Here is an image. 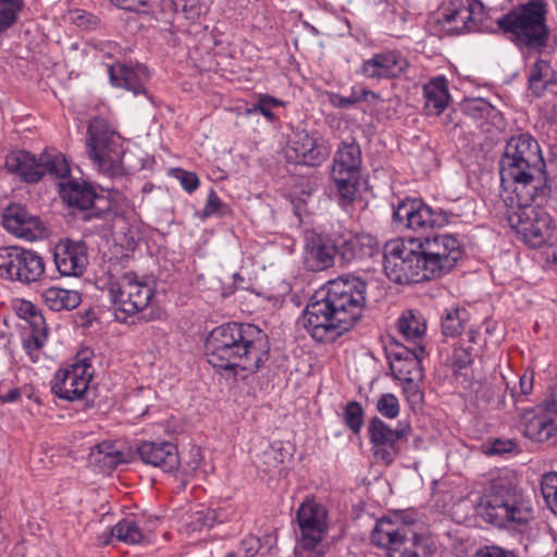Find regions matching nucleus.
<instances>
[{"label": "nucleus", "mask_w": 557, "mask_h": 557, "mask_svg": "<svg viewBox=\"0 0 557 557\" xmlns=\"http://www.w3.org/2000/svg\"><path fill=\"white\" fill-rule=\"evenodd\" d=\"M461 256V244L451 234L395 238L384 245L383 268L391 281L413 284L449 273Z\"/></svg>", "instance_id": "obj_1"}, {"label": "nucleus", "mask_w": 557, "mask_h": 557, "mask_svg": "<svg viewBox=\"0 0 557 557\" xmlns=\"http://www.w3.org/2000/svg\"><path fill=\"white\" fill-rule=\"evenodd\" d=\"M366 295L367 282L360 277L330 281L310 297L300 323L314 341L332 343L361 319Z\"/></svg>", "instance_id": "obj_2"}, {"label": "nucleus", "mask_w": 557, "mask_h": 557, "mask_svg": "<svg viewBox=\"0 0 557 557\" xmlns=\"http://www.w3.org/2000/svg\"><path fill=\"white\" fill-rule=\"evenodd\" d=\"M208 362L222 370L256 373L269 360L268 335L255 324L230 322L214 327L206 338Z\"/></svg>", "instance_id": "obj_3"}, {"label": "nucleus", "mask_w": 557, "mask_h": 557, "mask_svg": "<svg viewBox=\"0 0 557 557\" xmlns=\"http://www.w3.org/2000/svg\"><path fill=\"white\" fill-rule=\"evenodd\" d=\"M545 168L537 141L529 134L513 136L507 141L499 161L500 184L522 203L536 197L543 199L550 186Z\"/></svg>", "instance_id": "obj_4"}, {"label": "nucleus", "mask_w": 557, "mask_h": 557, "mask_svg": "<svg viewBox=\"0 0 557 557\" xmlns=\"http://www.w3.org/2000/svg\"><path fill=\"white\" fill-rule=\"evenodd\" d=\"M476 515L494 528L518 530L533 520V507L520 490L494 482L480 498Z\"/></svg>", "instance_id": "obj_5"}, {"label": "nucleus", "mask_w": 557, "mask_h": 557, "mask_svg": "<svg viewBox=\"0 0 557 557\" xmlns=\"http://www.w3.org/2000/svg\"><path fill=\"white\" fill-rule=\"evenodd\" d=\"M370 539L386 557H430L434 552V543L428 534L417 533L397 517L376 520Z\"/></svg>", "instance_id": "obj_6"}, {"label": "nucleus", "mask_w": 557, "mask_h": 557, "mask_svg": "<svg viewBox=\"0 0 557 557\" xmlns=\"http://www.w3.org/2000/svg\"><path fill=\"white\" fill-rule=\"evenodd\" d=\"M546 3L530 0L497 18L498 28L519 48L542 49L548 39Z\"/></svg>", "instance_id": "obj_7"}, {"label": "nucleus", "mask_w": 557, "mask_h": 557, "mask_svg": "<svg viewBox=\"0 0 557 557\" xmlns=\"http://www.w3.org/2000/svg\"><path fill=\"white\" fill-rule=\"evenodd\" d=\"M87 153L100 172L109 177L123 176V139L101 117L94 119L87 128Z\"/></svg>", "instance_id": "obj_8"}, {"label": "nucleus", "mask_w": 557, "mask_h": 557, "mask_svg": "<svg viewBox=\"0 0 557 557\" xmlns=\"http://www.w3.org/2000/svg\"><path fill=\"white\" fill-rule=\"evenodd\" d=\"M299 539L295 547L297 557H325L329 545L324 539L329 531L327 512L323 505L305 500L296 512Z\"/></svg>", "instance_id": "obj_9"}, {"label": "nucleus", "mask_w": 557, "mask_h": 557, "mask_svg": "<svg viewBox=\"0 0 557 557\" xmlns=\"http://www.w3.org/2000/svg\"><path fill=\"white\" fill-rule=\"evenodd\" d=\"M5 168L26 183H37L46 174L57 178L70 175V166L64 156L58 152L45 151L36 158L25 150L13 151L5 157Z\"/></svg>", "instance_id": "obj_10"}, {"label": "nucleus", "mask_w": 557, "mask_h": 557, "mask_svg": "<svg viewBox=\"0 0 557 557\" xmlns=\"http://www.w3.org/2000/svg\"><path fill=\"white\" fill-rule=\"evenodd\" d=\"M45 274L42 257L20 246L0 247V278L22 285L38 282Z\"/></svg>", "instance_id": "obj_11"}, {"label": "nucleus", "mask_w": 557, "mask_h": 557, "mask_svg": "<svg viewBox=\"0 0 557 557\" xmlns=\"http://www.w3.org/2000/svg\"><path fill=\"white\" fill-rule=\"evenodd\" d=\"M109 296L115 307V318L125 322L128 317L148 306L153 289L141 282L134 272H126L117 281L110 283Z\"/></svg>", "instance_id": "obj_12"}, {"label": "nucleus", "mask_w": 557, "mask_h": 557, "mask_svg": "<svg viewBox=\"0 0 557 557\" xmlns=\"http://www.w3.org/2000/svg\"><path fill=\"white\" fill-rule=\"evenodd\" d=\"M397 329L406 344L394 341L391 345L395 348L391 350L389 357L395 361H406L418 367L425 354L422 342L426 323L423 317L412 310L405 311L397 321Z\"/></svg>", "instance_id": "obj_13"}, {"label": "nucleus", "mask_w": 557, "mask_h": 557, "mask_svg": "<svg viewBox=\"0 0 557 557\" xmlns=\"http://www.w3.org/2000/svg\"><path fill=\"white\" fill-rule=\"evenodd\" d=\"M393 219L398 227L414 233L442 227L449 222L447 212L435 211L418 198H408L400 201L394 209Z\"/></svg>", "instance_id": "obj_14"}, {"label": "nucleus", "mask_w": 557, "mask_h": 557, "mask_svg": "<svg viewBox=\"0 0 557 557\" xmlns=\"http://www.w3.org/2000/svg\"><path fill=\"white\" fill-rule=\"evenodd\" d=\"M557 396L554 391L539 405L524 409L520 414V424L525 437L545 443L557 434Z\"/></svg>", "instance_id": "obj_15"}, {"label": "nucleus", "mask_w": 557, "mask_h": 557, "mask_svg": "<svg viewBox=\"0 0 557 557\" xmlns=\"http://www.w3.org/2000/svg\"><path fill=\"white\" fill-rule=\"evenodd\" d=\"M409 433L408 424L398 423L397 428L392 429L380 418H372L368 425V435L375 459L391 465L399 454L400 442L407 441Z\"/></svg>", "instance_id": "obj_16"}, {"label": "nucleus", "mask_w": 557, "mask_h": 557, "mask_svg": "<svg viewBox=\"0 0 557 557\" xmlns=\"http://www.w3.org/2000/svg\"><path fill=\"white\" fill-rule=\"evenodd\" d=\"M91 377V363L84 357L55 372L51 381V391L59 398L74 401L84 397Z\"/></svg>", "instance_id": "obj_17"}, {"label": "nucleus", "mask_w": 557, "mask_h": 557, "mask_svg": "<svg viewBox=\"0 0 557 557\" xmlns=\"http://www.w3.org/2000/svg\"><path fill=\"white\" fill-rule=\"evenodd\" d=\"M331 148L322 137H314L306 131L295 132L289 139L285 154L288 162L318 166L330 156Z\"/></svg>", "instance_id": "obj_18"}, {"label": "nucleus", "mask_w": 557, "mask_h": 557, "mask_svg": "<svg viewBox=\"0 0 557 557\" xmlns=\"http://www.w3.org/2000/svg\"><path fill=\"white\" fill-rule=\"evenodd\" d=\"M3 227L17 238L35 242L47 235V230L39 216L29 213L20 205L8 206L2 214Z\"/></svg>", "instance_id": "obj_19"}, {"label": "nucleus", "mask_w": 557, "mask_h": 557, "mask_svg": "<svg viewBox=\"0 0 557 557\" xmlns=\"http://www.w3.org/2000/svg\"><path fill=\"white\" fill-rule=\"evenodd\" d=\"M60 195L71 207L81 210L91 209V212L84 215V220H90L92 216L100 218L112 210L111 207L103 208L100 202H106L103 197H99L91 185L82 181H69L60 183Z\"/></svg>", "instance_id": "obj_20"}, {"label": "nucleus", "mask_w": 557, "mask_h": 557, "mask_svg": "<svg viewBox=\"0 0 557 557\" xmlns=\"http://www.w3.org/2000/svg\"><path fill=\"white\" fill-rule=\"evenodd\" d=\"M53 258L62 276L78 277L88 265V248L82 240L61 239L54 246Z\"/></svg>", "instance_id": "obj_21"}, {"label": "nucleus", "mask_w": 557, "mask_h": 557, "mask_svg": "<svg viewBox=\"0 0 557 557\" xmlns=\"http://www.w3.org/2000/svg\"><path fill=\"white\" fill-rule=\"evenodd\" d=\"M408 67V60L399 51L385 50L364 60L361 73L372 79H391L401 76Z\"/></svg>", "instance_id": "obj_22"}, {"label": "nucleus", "mask_w": 557, "mask_h": 557, "mask_svg": "<svg viewBox=\"0 0 557 557\" xmlns=\"http://www.w3.org/2000/svg\"><path fill=\"white\" fill-rule=\"evenodd\" d=\"M476 12H482V4L476 0H451L443 8L442 20L451 25L449 32L459 35L478 28Z\"/></svg>", "instance_id": "obj_23"}, {"label": "nucleus", "mask_w": 557, "mask_h": 557, "mask_svg": "<svg viewBox=\"0 0 557 557\" xmlns=\"http://www.w3.org/2000/svg\"><path fill=\"white\" fill-rule=\"evenodd\" d=\"M337 245H333L313 231L305 234V264L313 272L326 270L334 265Z\"/></svg>", "instance_id": "obj_24"}, {"label": "nucleus", "mask_w": 557, "mask_h": 557, "mask_svg": "<svg viewBox=\"0 0 557 557\" xmlns=\"http://www.w3.org/2000/svg\"><path fill=\"white\" fill-rule=\"evenodd\" d=\"M140 460L164 472H173L180 466L177 447L170 442H144L137 448Z\"/></svg>", "instance_id": "obj_25"}, {"label": "nucleus", "mask_w": 557, "mask_h": 557, "mask_svg": "<svg viewBox=\"0 0 557 557\" xmlns=\"http://www.w3.org/2000/svg\"><path fill=\"white\" fill-rule=\"evenodd\" d=\"M535 205L537 208L552 207L554 209V199L552 198V187L548 186V193L545 197H536L529 203H522L519 197L515 194L510 197V208L507 212V221L509 226L516 231L517 234L521 235L525 239L530 232L533 219H531L528 210Z\"/></svg>", "instance_id": "obj_26"}, {"label": "nucleus", "mask_w": 557, "mask_h": 557, "mask_svg": "<svg viewBox=\"0 0 557 557\" xmlns=\"http://www.w3.org/2000/svg\"><path fill=\"white\" fill-rule=\"evenodd\" d=\"M524 242L533 247L547 246V259L557 261V250L554 248L557 243L556 225L554 218L547 212H536Z\"/></svg>", "instance_id": "obj_27"}, {"label": "nucleus", "mask_w": 557, "mask_h": 557, "mask_svg": "<svg viewBox=\"0 0 557 557\" xmlns=\"http://www.w3.org/2000/svg\"><path fill=\"white\" fill-rule=\"evenodd\" d=\"M108 72L113 86L124 88L134 95L146 94L145 84L149 77L146 66L115 63L109 66Z\"/></svg>", "instance_id": "obj_28"}, {"label": "nucleus", "mask_w": 557, "mask_h": 557, "mask_svg": "<svg viewBox=\"0 0 557 557\" xmlns=\"http://www.w3.org/2000/svg\"><path fill=\"white\" fill-rule=\"evenodd\" d=\"M361 149L355 139L343 141L338 147L332 166L334 175H359Z\"/></svg>", "instance_id": "obj_29"}, {"label": "nucleus", "mask_w": 557, "mask_h": 557, "mask_svg": "<svg viewBox=\"0 0 557 557\" xmlns=\"http://www.w3.org/2000/svg\"><path fill=\"white\" fill-rule=\"evenodd\" d=\"M424 106L428 115H440L448 104L449 92L447 81L444 76L432 78L423 87Z\"/></svg>", "instance_id": "obj_30"}, {"label": "nucleus", "mask_w": 557, "mask_h": 557, "mask_svg": "<svg viewBox=\"0 0 557 557\" xmlns=\"http://www.w3.org/2000/svg\"><path fill=\"white\" fill-rule=\"evenodd\" d=\"M41 300L51 311L73 310L82 301L81 294L76 290L51 286L42 290Z\"/></svg>", "instance_id": "obj_31"}, {"label": "nucleus", "mask_w": 557, "mask_h": 557, "mask_svg": "<svg viewBox=\"0 0 557 557\" xmlns=\"http://www.w3.org/2000/svg\"><path fill=\"white\" fill-rule=\"evenodd\" d=\"M27 307L30 315L29 323L32 333L24 339L23 346L30 356L32 361L36 362L39 359V350L47 338L48 329L42 314L36 312L32 304L28 302Z\"/></svg>", "instance_id": "obj_32"}, {"label": "nucleus", "mask_w": 557, "mask_h": 557, "mask_svg": "<svg viewBox=\"0 0 557 557\" xmlns=\"http://www.w3.org/2000/svg\"><path fill=\"white\" fill-rule=\"evenodd\" d=\"M468 311L465 308L453 307L446 309L442 315V331L445 336L455 337L461 333L468 321Z\"/></svg>", "instance_id": "obj_33"}, {"label": "nucleus", "mask_w": 557, "mask_h": 557, "mask_svg": "<svg viewBox=\"0 0 557 557\" xmlns=\"http://www.w3.org/2000/svg\"><path fill=\"white\" fill-rule=\"evenodd\" d=\"M332 178L338 193L339 205L342 207L351 205L356 197L359 175H334L332 173Z\"/></svg>", "instance_id": "obj_34"}, {"label": "nucleus", "mask_w": 557, "mask_h": 557, "mask_svg": "<svg viewBox=\"0 0 557 557\" xmlns=\"http://www.w3.org/2000/svg\"><path fill=\"white\" fill-rule=\"evenodd\" d=\"M111 534L117 540L128 544H137L143 539V533L138 524L131 519H123L116 523L112 528Z\"/></svg>", "instance_id": "obj_35"}, {"label": "nucleus", "mask_w": 557, "mask_h": 557, "mask_svg": "<svg viewBox=\"0 0 557 557\" xmlns=\"http://www.w3.org/2000/svg\"><path fill=\"white\" fill-rule=\"evenodd\" d=\"M541 493L547 508L557 515V472L549 471L541 480Z\"/></svg>", "instance_id": "obj_36"}, {"label": "nucleus", "mask_w": 557, "mask_h": 557, "mask_svg": "<svg viewBox=\"0 0 557 557\" xmlns=\"http://www.w3.org/2000/svg\"><path fill=\"white\" fill-rule=\"evenodd\" d=\"M22 5V0H0V33L16 23Z\"/></svg>", "instance_id": "obj_37"}, {"label": "nucleus", "mask_w": 557, "mask_h": 557, "mask_svg": "<svg viewBox=\"0 0 557 557\" xmlns=\"http://www.w3.org/2000/svg\"><path fill=\"white\" fill-rule=\"evenodd\" d=\"M548 64L545 61H537L532 69L529 77L530 88L536 96H541V92L548 89L555 83L550 79H545Z\"/></svg>", "instance_id": "obj_38"}, {"label": "nucleus", "mask_w": 557, "mask_h": 557, "mask_svg": "<svg viewBox=\"0 0 557 557\" xmlns=\"http://www.w3.org/2000/svg\"><path fill=\"white\" fill-rule=\"evenodd\" d=\"M95 449L100 456L98 461L102 462L108 468H116L125 461L124 454L116 449L114 444L111 442H102L98 444Z\"/></svg>", "instance_id": "obj_39"}, {"label": "nucleus", "mask_w": 557, "mask_h": 557, "mask_svg": "<svg viewBox=\"0 0 557 557\" xmlns=\"http://www.w3.org/2000/svg\"><path fill=\"white\" fill-rule=\"evenodd\" d=\"M363 409L357 401H349L343 413L345 424L355 433L358 434L363 425Z\"/></svg>", "instance_id": "obj_40"}, {"label": "nucleus", "mask_w": 557, "mask_h": 557, "mask_svg": "<svg viewBox=\"0 0 557 557\" xmlns=\"http://www.w3.org/2000/svg\"><path fill=\"white\" fill-rule=\"evenodd\" d=\"M474 349L471 345H468L465 339L458 342L451 354V364L457 369L461 370L467 368L473 362Z\"/></svg>", "instance_id": "obj_41"}, {"label": "nucleus", "mask_w": 557, "mask_h": 557, "mask_svg": "<svg viewBox=\"0 0 557 557\" xmlns=\"http://www.w3.org/2000/svg\"><path fill=\"white\" fill-rule=\"evenodd\" d=\"M376 410L387 419H394L399 414V403L392 393L382 394L376 403Z\"/></svg>", "instance_id": "obj_42"}, {"label": "nucleus", "mask_w": 557, "mask_h": 557, "mask_svg": "<svg viewBox=\"0 0 557 557\" xmlns=\"http://www.w3.org/2000/svg\"><path fill=\"white\" fill-rule=\"evenodd\" d=\"M227 211V206L221 201V199L219 198V196L216 195V193L211 189L209 195H208V198H207V201H206V205L202 209V216L203 218H209V216H213V215H218V216H221V215H224Z\"/></svg>", "instance_id": "obj_43"}, {"label": "nucleus", "mask_w": 557, "mask_h": 557, "mask_svg": "<svg viewBox=\"0 0 557 557\" xmlns=\"http://www.w3.org/2000/svg\"><path fill=\"white\" fill-rule=\"evenodd\" d=\"M281 443H273L262 453L264 471H270L272 468H276L284 461Z\"/></svg>", "instance_id": "obj_44"}, {"label": "nucleus", "mask_w": 557, "mask_h": 557, "mask_svg": "<svg viewBox=\"0 0 557 557\" xmlns=\"http://www.w3.org/2000/svg\"><path fill=\"white\" fill-rule=\"evenodd\" d=\"M355 238L358 240L357 247L360 259L372 257L379 251L377 240L373 236L368 234H358L355 235Z\"/></svg>", "instance_id": "obj_45"}, {"label": "nucleus", "mask_w": 557, "mask_h": 557, "mask_svg": "<svg viewBox=\"0 0 557 557\" xmlns=\"http://www.w3.org/2000/svg\"><path fill=\"white\" fill-rule=\"evenodd\" d=\"M371 96L372 98L374 99H377L379 96L373 92V91H370V90H366L363 89L360 95H358L357 92H352L350 96L348 97H344V96H334L333 99H332V103L337 107V108H348L350 106H354L356 104L358 101H360L361 99L363 100H368V97Z\"/></svg>", "instance_id": "obj_46"}, {"label": "nucleus", "mask_w": 557, "mask_h": 557, "mask_svg": "<svg viewBox=\"0 0 557 557\" xmlns=\"http://www.w3.org/2000/svg\"><path fill=\"white\" fill-rule=\"evenodd\" d=\"M357 245L358 240L355 238V235H352L337 246V255L344 262H351L355 259H360Z\"/></svg>", "instance_id": "obj_47"}, {"label": "nucleus", "mask_w": 557, "mask_h": 557, "mask_svg": "<svg viewBox=\"0 0 557 557\" xmlns=\"http://www.w3.org/2000/svg\"><path fill=\"white\" fill-rule=\"evenodd\" d=\"M176 9H181L187 20H196L201 15L202 5L199 0H174Z\"/></svg>", "instance_id": "obj_48"}, {"label": "nucleus", "mask_w": 557, "mask_h": 557, "mask_svg": "<svg viewBox=\"0 0 557 557\" xmlns=\"http://www.w3.org/2000/svg\"><path fill=\"white\" fill-rule=\"evenodd\" d=\"M403 391L411 407L420 406L423 403V393L412 379H405Z\"/></svg>", "instance_id": "obj_49"}, {"label": "nucleus", "mask_w": 557, "mask_h": 557, "mask_svg": "<svg viewBox=\"0 0 557 557\" xmlns=\"http://www.w3.org/2000/svg\"><path fill=\"white\" fill-rule=\"evenodd\" d=\"M240 546L245 557H255L261 548V542L259 537L249 534L242 540Z\"/></svg>", "instance_id": "obj_50"}, {"label": "nucleus", "mask_w": 557, "mask_h": 557, "mask_svg": "<svg viewBox=\"0 0 557 557\" xmlns=\"http://www.w3.org/2000/svg\"><path fill=\"white\" fill-rule=\"evenodd\" d=\"M178 178L183 188L188 193L195 191L199 186V178L195 173L181 171Z\"/></svg>", "instance_id": "obj_51"}, {"label": "nucleus", "mask_w": 557, "mask_h": 557, "mask_svg": "<svg viewBox=\"0 0 557 557\" xmlns=\"http://www.w3.org/2000/svg\"><path fill=\"white\" fill-rule=\"evenodd\" d=\"M474 557H509V553L498 546H483L480 547Z\"/></svg>", "instance_id": "obj_52"}, {"label": "nucleus", "mask_w": 557, "mask_h": 557, "mask_svg": "<svg viewBox=\"0 0 557 557\" xmlns=\"http://www.w3.org/2000/svg\"><path fill=\"white\" fill-rule=\"evenodd\" d=\"M520 395L528 396L533 391V373L525 371L519 379Z\"/></svg>", "instance_id": "obj_53"}, {"label": "nucleus", "mask_w": 557, "mask_h": 557, "mask_svg": "<svg viewBox=\"0 0 557 557\" xmlns=\"http://www.w3.org/2000/svg\"><path fill=\"white\" fill-rule=\"evenodd\" d=\"M113 5L126 11H137L138 7L146 5L147 0H109Z\"/></svg>", "instance_id": "obj_54"}, {"label": "nucleus", "mask_w": 557, "mask_h": 557, "mask_svg": "<svg viewBox=\"0 0 557 557\" xmlns=\"http://www.w3.org/2000/svg\"><path fill=\"white\" fill-rule=\"evenodd\" d=\"M516 447V443L512 441H502L496 440L491 445V453L492 454H504L509 453Z\"/></svg>", "instance_id": "obj_55"}, {"label": "nucleus", "mask_w": 557, "mask_h": 557, "mask_svg": "<svg viewBox=\"0 0 557 557\" xmlns=\"http://www.w3.org/2000/svg\"><path fill=\"white\" fill-rule=\"evenodd\" d=\"M75 22L78 26H85L87 28H92L97 25V18L92 14L79 13L75 17Z\"/></svg>", "instance_id": "obj_56"}, {"label": "nucleus", "mask_w": 557, "mask_h": 557, "mask_svg": "<svg viewBox=\"0 0 557 557\" xmlns=\"http://www.w3.org/2000/svg\"><path fill=\"white\" fill-rule=\"evenodd\" d=\"M21 388L15 387L9 391L7 394L0 396V403L7 404V403H14L17 401L21 398Z\"/></svg>", "instance_id": "obj_57"}, {"label": "nucleus", "mask_w": 557, "mask_h": 557, "mask_svg": "<svg viewBox=\"0 0 557 557\" xmlns=\"http://www.w3.org/2000/svg\"><path fill=\"white\" fill-rule=\"evenodd\" d=\"M258 109L259 112L270 122H273L276 120V115L272 112V109L269 108L264 102H262L258 98Z\"/></svg>", "instance_id": "obj_58"}, {"label": "nucleus", "mask_w": 557, "mask_h": 557, "mask_svg": "<svg viewBox=\"0 0 557 557\" xmlns=\"http://www.w3.org/2000/svg\"><path fill=\"white\" fill-rule=\"evenodd\" d=\"M258 98L271 109L284 106V102L281 99L270 95H259Z\"/></svg>", "instance_id": "obj_59"}, {"label": "nucleus", "mask_w": 557, "mask_h": 557, "mask_svg": "<svg viewBox=\"0 0 557 557\" xmlns=\"http://www.w3.org/2000/svg\"><path fill=\"white\" fill-rule=\"evenodd\" d=\"M479 337H480V334L478 331H473V330H470L469 333H468V339L466 341V343L468 345H471V344H478L479 343Z\"/></svg>", "instance_id": "obj_60"}, {"label": "nucleus", "mask_w": 557, "mask_h": 557, "mask_svg": "<svg viewBox=\"0 0 557 557\" xmlns=\"http://www.w3.org/2000/svg\"><path fill=\"white\" fill-rule=\"evenodd\" d=\"M255 112H259V109H258V101L251 107V108H248L246 109V114L247 115H251L253 114Z\"/></svg>", "instance_id": "obj_61"}, {"label": "nucleus", "mask_w": 557, "mask_h": 557, "mask_svg": "<svg viewBox=\"0 0 557 557\" xmlns=\"http://www.w3.org/2000/svg\"><path fill=\"white\" fill-rule=\"evenodd\" d=\"M391 368L393 371H398L399 373L403 372V369H400V368L397 369V367L393 362L391 363Z\"/></svg>", "instance_id": "obj_62"}, {"label": "nucleus", "mask_w": 557, "mask_h": 557, "mask_svg": "<svg viewBox=\"0 0 557 557\" xmlns=\"http://www.w3.org/2000/svg\"><path fill=\"white\" fill-rule=\"evenodd\" d=\"M473 104H475V109H481L479 104H484L482 101L474 100Z\"/></svg>", "instance_id": "obj_63"}, {"label": "nucleus", "mask_w": 557, "mask_h": 557, "mask_svg": "<svg viewBox=\"0 0 557 557\" xmlns=\"http://www.w3.org/2000/svg\"><path fill=\"white\" fill-rule=\"evenodd\" d=\"M225 557H237L235 552H230L225 555Z\"/></svg>", "instance_id": "obj_64"}]
</instances>
